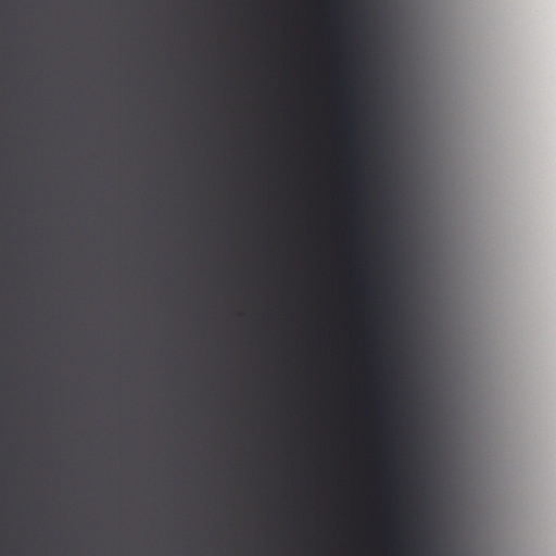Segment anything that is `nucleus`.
<instances>
[{
	"label": "nucleus",
	"mask_w": 556,
	"mask_h": 556,
	"mask_svg": "<svg viewBox=\"0 0 556 556\" xmlns=\"http://www.w3.org/2000/svg\"><path fill=\"white\" fill-rule=\"evenodd\" d=\"M258 382H399L397 380H260Z\"/></svg>",
	"instance_id": "nucleus-2"
},
{
	"label": "nucleus",
	"mask_w": 556,
	"mask_h": 556,
	"mask_svg": "<svg viewBox=\"0 0 556 556\" xmlns=\"http://www.w3.org/2000/svg\"><path fill=\"white\" fill-rule=\"evenodd\" d=\"M408 344L401 339L392 343L378 345L376 358L383 365H396L404 362L408 355Z\"/></svg>",
	"instance_id": "nucleus-1"
},
{
	"label": "nucleus",
	"mask_w": 556,
	"mask_h": 556,
	"mask_svg": "<svg viewBox=\"0 0 556 556\" xmlns=\"http://www.w3.org/2000/svg\"><path fill=\"white\" fill-rule=\"evenodd\" d=\"M349 387H361L362 384H352V383H349L348 384ZM366 387H372L374 384H365Z\"/></svg>",
	"instance_id": "nucleus-3"
}]
</instances>
